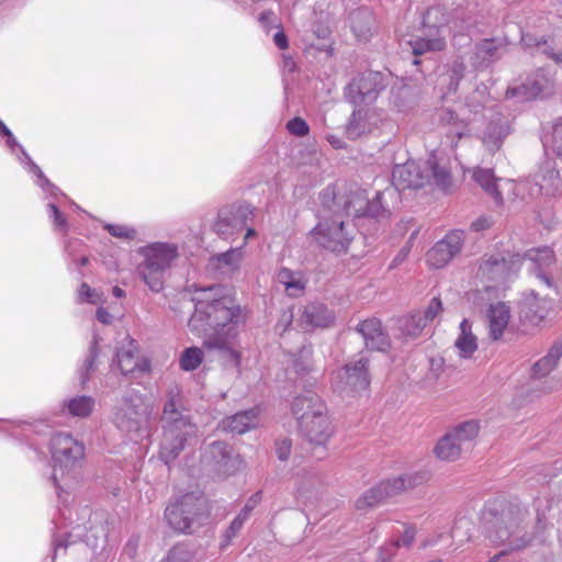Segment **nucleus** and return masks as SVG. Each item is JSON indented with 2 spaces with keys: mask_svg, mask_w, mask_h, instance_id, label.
Listing matches in <instances>:
<instances>
[{
  "mask_svg": "<svg viewBox=\"0 0 562 562\" xmlns=\"http://www.w3.org/2000/svg\"><path fill=\"white\" fill-rule=\"evenodd\" d=\"M192 301L195 308L188 322L189 329L203 338L204 347L227 353L232 364L238 367L240 356L234 349V341L240 307L222 285L201 289Z\"/></svg>",
  "mask_w": 562,
  "mask_h": 562,
  "instance_id": "f257e3e1",
  "label": "nucleus"
},
{
  "mask_svg": "<svg viewBox=\"0 0 562 562\" xmlns=\"http://www.w3.org/2000/svg\"><path fill=\"white\" fill-rule=\"evenodd\" d=\"M160 425L159 457L169 464L196 439L198 435V427L183 405L181 389L178 385H172L167 391Z\"/></svg>",
  "mask_w": 562,
  "mask_h": 562,
  "instance_id": "f03ea898",
  "label": "nucleus"
},
{
  "mask_svg": "<svg viewBox=\"0 0 562 562\" xmlns=\"http://www.w3.org/2000/svg\"><path fill=\"white\" fill-rule=\"evenodd\" d=\"M292 413L299 431L311 445L324 446L334 434V427L325 402L312 391L297 395L292 403Z\"/></svg>",
  "mask_w": 562,
  "mask_h": 562,
  "instance_id": "7ed1b4c3",
  "label": "nucleus"
},
{
  "mask_svg": "<svg viewBox=\"0 0 562 562\" xmlns=\"http://www.w3.org/2000/svg\"><path fill=\"white\" fill-rule=\"evenodd\" d=\"M526 510L516 505H506L499 512L484 513V532L492 544H502L508 550H519L528 546L530 537L522 532Z\"/></svg>",
  "mask_w": 562,
  "mask_h": 562,
  "instance_id": "20e7f679",
  "label": "nucleus"
},
{
  "mask_svg": "<svg viewBox=\"0 0 562 562\" xmlns=\"http://www.w3.org/2000/svg\"><path fill=\"white\" fill-rule=\"evenodd\" d=\"M165 517L173 530L192 533L209 520L207 499L201 493L184 494L167 506Z\"/></svg>",
  "mask_w": 562,
  "mask_h": 562,
  "instance_id": "39448f33",
  "label": "nucleus"
},
{
  "mask_svg": "<svg viewBox=\"0 0 562 562\" xmlns=\"http://www.w3.org/2000/svg\"><path fill=\"white\" fill-rule=\"evenodd\" d=\"M143 261L137 266V274L151 292L164 290L166 273L171 263L178 258L177 246L165 243H154L140 248Z\"/></svg>",
  "mask_w": 562,
  "mask_h": 562,
  "instance_id": "423d86ee",
  "label": "nucleus"
},
{
  "mask_svg": "<svg viewBox=\"0 0 562 562\" xmlns=\"http://www.w3.org/2000/svg\"><path fill=\"white\" fill-rule=\"evenodd\" d=\"M150 414L151 407L144 395L131 389L122 398L114 423L120 430L139 438L148 432Z\"/></svg>",
  "mask_w": 562,
  "mask_h": 562,
  "instance_id": "0eeeda50",
  "label": "nucleus"
},
{
  "mask_svg": "<svg viewBox=\"0 0 562 562\" xmlns=\"http://www.w3.org/2000/svg\"><path fill=\"white\" fill-rule=\"evenodd\" d=\"M384 88V76L381 72L367 71L351 80L345 89V97L356 108L361 109L373 103ZM360 113L361 110H355L347 126V133L351 138L359 136L361 133L355 125Z\"/></svg>",
  "mask_w": 562,
  "mask_h": 562,
  "instance_id": "6e6552de",
  "label": "nucleus"
},
{
  "mask_svg": "<svg viewBox=\"0 0 562 562\" xmlns=\"http://www.w3.org/2000/svg\"><path fill=\"white\" fill-rule=\"evenodd\" d=\"M313 239L323 248L333 252H346L355 237V227L344 221L339 214L325 218L312 231Z\"/></svg>",
  "mask_w": 562,
  "mask_h": 562,
  "instance_id": "1a4fd4ad",
  "label": "nucleus"
},
{
  "mask_svg": "<svg viewBox=\"0 0 562 562\" xmlns=\"http://www.w3.org/2000/svg\"><path fill=\"white\" fill-rule=\"evenodd\" d=\"M425 480L424 475L418 473L404 474L392 480L382 481L378 485L364 492L356 502L358 510L367 512L389 497L398 495L409 488L422 484Z\"/></svg>",
  "mask_w": 562,
  "mask_h": 562,
  "instance_id": "9d476101",
  "label": "nucleus"
},
{
  "mask_svg": "<svg viewBox=\"0 0 562 562\" xmlns=\"http://www.w3.org/2000/svg\"><path fill=\"white\" fill-rule=\"evenodd\" d=\"M50 452L54 461L53 480L57 485L58 471L64 474L65 471L74 469L82 460L85 447L71 435L59 432L50 440Z\"/></svg>",
  "mask_w": 562,
  "mask_h": 562,
  "instance_id": "9b49d317",
  "label": "nucleus"
},
{
  "mask_svg": "<svg viewBox=\"0 0 562 562\" xmlns=\"http://www.w3.org/2000/svg\"><path fill=\"white\" fill-rule=\"evenodd\" d=\"M557 86L553 72L540 68L529 75L518 87H512L506 90L507 99H517L518 101H529L536 98H546L554 93Z\"/></svg>",
  "mask_w": 562,
  "mask_h": 562,
  "instance_id": "f8f14e48",
  "label": "nucleus"
},
{
  "mask_svg": "<svg viewBox=\"0 0 562 562\" xmlns=\"http://www.w3.org/2000/svg\"><path fill=\"white\" fill-rule=\"evenodd\" d=\"M322 205L325 210L346 216L360 217L366 215L368 196L364 191H355L338 195L334 188L327 187L321 193Z\"/></svg>",
  "mask_w": 562,
  "mask_h": 562,
  "instance_id": "ddd939ff",
  "label": "nucleus"
},
{
  "mask_svg": "<svg viewBox=\"0 0 562 562\" xmlns=\"http://www.w3.org/2000/svg\"><path fill=\"white\" fill-rule=\"evenodd\" d=\"M522 262L520 255L494 254L484 257L480 262L476 276L483 281L504 283L512 273L518 271Z\"/></svg>",
  "mask_w": 562,
  "mask_h": 562,
  "instance_id": "4468645a",
  "label": "nucleus"
},
{
  "mask_svg": "<svg viewBox=\"0 0 562 562\" xmlns=\"http://www.w3.org/2000/svg\"><path fill=\"white\" fill-rule=\"evenodd\" d=\"M249 205H229L221 209L212 229L222 239L228 240L240 234L251 217Z\"/></svg>",
  "mask_w": 562,
  "mask_h": 562,
  "instance_id": "2eb2a0df",
  "label": "nucleus"
},
{
  "mask_svg": "<svg viewBox=\"0 0 562 562\" xmlns=\"http://www.w3.org/2000/svg\"><path fill=\"white\" fill-rule=\"evenodd\" d=\"M201 462L210 473L227 476L235 472L238 460L229 445L224 441H214L203 451Z\"/></svg>",
  "mask_w": 562,
  "mask_h": 562,
  "instance_id": "dca6fc26",
  "label": "nucleus"
},
{
  "mask_svg": "<svg viewBox=\"0 0 562 562\" xmlns=\"http://www.w3.org/2000/svg\"><path fill=\"white\" fill-rule=\"evenodd\" d=\"M552 300L539 296L535 290L525 294L519 304V319L522 325L537 327L547 321L552 312Z\"/></svg>",
  "mask_w": 562,
  "mask_h": 562,
  "instance_id": "f3484780",
  "label": "nucleus"
},
{
  "mask_svg": "<svg viewBox=\"0 0 562 562\" xmlns=\"http://www.w3.org/2000/svg\"><path fill=\"white\" fill-rule=\"evenodd\" d=\"M463 243V231L454 229L449 232L427 252V262L436 269L443 268L460 254Z\"/></svg>",
  "mask_w": 562,
  "mask_h": 562,
  "instance_id": "a211bd4d",
  "label": "nucleus"
},
{
  "mask_svg": "<svg viewBox=\"0 0 562 562\" xmlns=\"http://www.w3.org/2000/svg\"><path fill=\"white\" fill-rule=\"evenodd\" d=\"M336 379L340 390L362 391L370 384L368 374V359L361 356L357 361L349 362L341 368Z\"/></svg>",
  "mask_w": 562,
  "mask_h": 562,
  "instance_id": "6ab92c4d",
  "label": "nucleus"
},
{
  "mask_svg": "<svg viewBox=\"0 0 562 562\" xmlns=\"http://www.w3.org/2000/svg\"><path fill=\"white\" fill-rule=\"evenodd\" d=\"M437 13H439L438 8L428 9L423 19V24L425 27H427L425 35L417 36L409 41L414 56L417 57L428 52H439L445 48L446 41L442 36L439 35V27L437 25H429L431 16L436 15Z\"/></svg>",
  "mask_w": 562,
  "mask_h": 562,
  "instance_id": "aec40b11",
  "label": "nucleus"
},
{
  "mask_svg": "<svg viewBox=\"0 0 562 562\" xmlns=\"http://www.w3.org/2000/svg\"><path fill=\"white\" fill-rule=\"evenodd\" d=\"M416 161L397 165L392 172L393 184L398 191L419 189L430 181V175Z\"/></svg>",
  "mask_w": 562,
  "mask_h": 562,
  "instance_id": "412c9836",
  "label": "nucleus"
},
{
  "mask_svg": "<svg viewBox=\"0 0 562 562\" xmlns=\"http://www.w3.org/2000/svg\"><path fill=\"white\" fill-rule=\"evenodd\" d=\"M116 364L122 374H133L134 372H147L150 363L147 359L138 355L136 341L126 337L116 351Z\"/></svg>",
  "mask_w": 562,
  "mask_h": 562,
  "instance_id": "4be33fe9",
  "label": "nucleus"
},
{
  "mask_svg": "<svg viewBox=\"0 0 562 562\" xmlns=\"http://www.w3.org/2000/svg\"><path fill=\"white\" fill-rule=\"evenodd\" d=\"M356 331L361 335L368 349L385 352L391 346L381 322L376 318H369L359 323Z\"/></svg>",
  "mask_w": 562,
  "mask_h": 562,
  "instance_id": "5701e85b",
  "label": "nucleus"
},
{
  "mask_svg": "<svg viewBox=\"0 0 562 562\" xmlns=\"http://www.w3.org/2000/svg\"><path fill=\"white\" fill-rule=\"evenodd\" d=\"M522 259L531 261L530 270L548 288L552 285L549 269L555 262L554 252L550 247L533 248L526 252Z\"/></svg>",
  "mask_w": 562,
  "mask_h": 562,
  "instance_id": "b1692460",
  "label": "nucleus"
},
{
  "mask_svg": "<svg viewBox=\"0 0 562 562\" xmlns=\"http://www.w3.org/2000/svg\"><path fill=\"white\" fill-rule=\"evenodd\" d=\"M505 42L502 38H485L475 45L472 63L477 68H486L498 60L505 49Z\"/></svg>",
  "mask_w": 562,
  "mask_h": 562,
  "instance_id": "393cba45",
  "label": "nucleus"
},
{
  "mask_svg": "<svg viewBox=\"0 0 562 562\" xmlns=\"http://www.w3.org/2000/svg\"><path fill=\"white\" fill-rule=\"evenodd\" d=\"M488 335L493 340H498L503 337L505 329L510 319V308L504 302L491 304L487 313Z\"/></svg>",
  "mask_w": 562,
  "mask_h": 562,
  "instance_id": "a878e982",
  "label": "nucleus"
},
{
  "mask_svg": "<svg viewBox=\"0 0 562 562\" xmlns=\"http://www.w3.org/2000/svg\"><path fill=\"white\" fill-rule=\"evenodd\" d=\"M335 316L326 305L310 303L304 306L300 321L304 328L327 327L334 323Z\"/></svg>",
  "mask_w": 562,
  "mask_h": 562,
  "instance_id": "bb28decb",
  "label": "nucleus"
},
{
  "mask_svg": "<svg viewBox=\"0 0 562 562\" xmlns=\"http://www.w3.org/2000/svg\"><path fill=\"white\" fill-rule=\"evenodd\" d=\"M536 184L542 194L555 196L562 189V179L554 165L547 161L536 175Z\"/></svg>",
  "mask_w": 562,
  "mask_h": 562,
  "instance_id": "cd10ccee",
  "label": "nucleus"
},
{
  "mask_svg": "<svg viewBox=\"0 0 562 562\" xmlns=\"http://www.w3.org/2000/svg\"><path fill=\"white\" fill-rule=\"evenodd\" d=\"M258 425V411L255 408L236 413L223 420V428L234 434H245Z\"/></svg>",
  "mask_w": 562,
  "mask_h": 562,
  "instance_id": "c85d7f7f",
  "label": "nucleus"
},
{
  "mask_svg": "<svg viewBox=\"0 0 562 562\" xmlns=\"http://www.w3.org/2000/svg\"><path fill=\"white\" fill-rule=\"evenodd\" d=\"M561 357L562 339L555 341L549 352L533 364L532 375L539 379L548 375L557 367Z\"/></svg>",
  "mask_w": 562,
  "mask_h": 562,
  "instance_id": "c756f323",
  "label": "nucleus"
},
{
  "mask_svg": "<svg viewBox=\"0 0 562 562\" xmlns=\"http://www.w3.org/2000/svg\"><path fill=\"white\" fill-rule=\"evenodd\" d=\"M472 179L488 194L495 203L501 205L503 203V195L498 190L497 181L491 169L476 168L473 170Z\"/></svg>",
  "mask_w": 562,
  "mask_h": 562,
  "instance_id": "7c9ffc66",
  "label": "nucleus"
},
{
  "mask_svg": "<svg viewBox=\"0 0 562 562\" xmlns=\"http://www.w3.org/2000/svg\"><path fill=\"white\" fill-rule=\"evenodd\" d=\"M479 424L474 420L464 422L454 427L448 434L453 437V441L460 446L462 451H468L472 447V441L479 434Z\"/></svg>",
  "mask_w": 562,
  "mask_h": 562,
  "instance_id": "2f4dec72",
  "label": "nucleus"
},
{
  "mask_svg": "<svg viewBox=\"0 0 562 562\" xmlns=\"http://www.w3.org/2000/svg\"><path fill=\"white\" fill-rule=\"evenodd\" d=\"M425 170L427 173L431 175V178L435 181V184L443 190L447 191L451 184H452V178L450 170L447 168L446 165H441L438 159L435 156H431L425 166Z\"/></svg>",
  "mask_w": 562,
  "mask_h": 562,
  "instance_id": "473e14b6",
  "label": "nucleus"
},
{
  "mask_svg": "<svg viewBox=\"0 0 562 562\" xmlns=\"http://www.w3.org/2000/svg\"><path fill=\"white\" fill-rule=\"evenodd\" d=\"M460 336L456 340V347L462 357H471L477 349L476 338L472 334V325L468 319H463L460 324Z\"/></svg>",
  "mask_w": 562,
  "mask_h": 562,
  "instance_id": "72a5a7b5",
  "label": "nucleus"
},
{
  "mask_svg": "<svg viewBox=\"0 0 562 562\" xmlns=\"http://www.w3.org/2000/svg\"><path fill=\"white\" fill-rule=\"evenodd\" d=\"M509 134V127L502 122H491L484 133L483 142L491 151L501 148L503 139Z\"/></svg>",
  "mask_w": 562,
  "mask_h": 562,
  "instance_id": "f704fd0d",
  "label": "nucleus"
},
{
  "mask_svg": "<svg viewBox=\"0 0 562 562\" xmlns=\"http://www.w3.org/2000/svg\"><path fill=\"white\" fill-rule=\"evenodd\" d=\"M243 259L241 247L231 248L229 250L212 257V261L225 272H232L239 268Z\"/></svg>",
  "mask_w": 562,
  "mask_h": 562,
  "instance_id": "c9c22d12",
  "label": "nucleus"
},
{
  "mask_svg": "<svg viewBox=\"0 0 562 562\" xmlns=\"http://www.w3.org/2000/svg\"><path fill=\"white\" fill-rule=\"evenodd\" d=\"M436 456L445 461H453L462 453V449L453 441V437L446 434L435 447Z\"/></svg>",
  "mask_w": 562,
  "mask_h": 562,
  "instance_id": "e433bc0d",
  "label": "nucleus"
},
{
  "mask_svg": "<svg viewBox=\"0 0 562 562\" xmlns=\"http://www.w3.org/2000/svg\"><path fill=\"white\" fill-rule=\"evenodd\" d=\"M427 326L422 318V312H414L409 316L401 319L400 329L407 338H416Z\"/></svg>",
  "mask_w": 562,
  "mask_h": 562,
  "instance_id": "4c0bfd02",
  "label": "nucleus"
},
{
  "mask_svg": "<svg viewBox=\"0 0 562 562\" xmlns=\"http://www.w3.org/2000/svg\"><path fill=\"white\" fill-rule=\"evenodd\" d=\"M439 121L443 125L451 126L449 133L458 138L467 134V123L460 120L458 115L449 109H442L440 111Z\"/></svg>",
  "mask_w": 562,
  "mask_h": 562,
  "instance_id": "58836bf2",
  "label": "nucleus"
},
{
  "mask_svg": "<svg viewBox=\"0 0 562 562\" xmlns=\"http://www.w3.org/2000/svg\"><path fill=\"white\" fill-rule=\"evenodd\" d=\"M94 406V400L90 396H76L69 400L67 407L72 416L87 417L91 414Z\"/></svg>",
  "mask_w": 562,
  "mask_h": 562,
  "instance_id": "ea45409f",
  "label": "nucleus"
},
{
  "mask_svg": "<svg viewBox=\"0 0 562 562\" xmlns=\"http://www.w3.org/2000/svg\"><path fill=\"white\" fill-rule=\"evenodd\" d=\"M371 20V14L367 10H357L350 14L351 29L356 36L364 37L367 35Z\"/></svg>",
  "mask_w": 562,
  "mask_h": 562,
  "instance_id": "a19ab883",
  "label": "nucleus"
},
{
  "mask_svg": "<svg viewBox=\"0 0 562 562\" xmlns=\"http://www.w3.org/2000/svg\"><path fill=\"white\" fill-rule=\"evenodd\" d=\"M203 360V351L198 347L187 348L180 357V367L184 371L195 370Z\"/></svg>",
  "mask_w": 562,
  "mask_h": 562,
  "instance_id": "79ce46f5",
  "label": "nucleus"
},
{
  "mask_svg": "<svg viewBox=\"0 0 562 562\" xmlns=\"http://www.w3.org/2000/svg\"><path fill=\"white\" fill-rule=\"evenodd\" d=\"M278 281L285 285L289 295L296 296L303 290V284L296 280L291 270L283 268L278 272Z\"/></svg>",
  "mask_w": 562,
  "mask_h": 562,
  "instance_id": "37998d69",
  "label": "nucleus"
},
{
  "mask_svg": "<svg viewBox=\"0 0 562 562\" xmlns=\"http://www.w3.org/2000/svg\"><path fill=\"white\" fill-rule=\"evenodd\" d=\"M465 72V64L461 58L454 59L448 70L449 92H456Z\"/></svg>",
  "mask_w": 562,
  "mask_h": 562,
  "instance_id": "c03bdc74",
  "label": "nucleus"
},
{
  "mask_svg": "<svg viewBox=\"0 0 562 562\" xmlns=\"http://www.w3.org/2000/svg\"><path fill=\"white\" fill-rule=\"evenodd\" d=\"M98 355V341L97 339H94L90 346L89 355L87 356L85 363L79 371L82 384H85L86 381L89 379V374L94 371Z\"/></svg>",
  "mask_w": 562,
  "mask_h": 562,
  "instance_id": "a18cd8bd",
  "label": "nucleus"
},
{
  "mask_svg": "<svg viewBox=\"0 0 562 562\" xmlns=\"http://www.w3.org/2000/svg\"><path fill=\"white\" fill-rule=\"evenodd\" d=\"M246 520L236 516L228 528L222 535L221 549L227 548L233 539L239 533Z\"/></svg>",
  "mask_w": 562,
  "mask_h": 562,
  "instance_id": "49530a36",
  "label": "nucleus"
},
{
  "mask_svg": "<svg viewBox=\"0 0 562 562\" xmlns=\"http://www.w3.org/2000/svg\"><path fill=\"white\" fill-rule=\"evenodd\" d=\"M104 229L113 237L132 240L136 237V231L126 225L106 224Z\"/></svg>",
  "mask_w": 562,
  "mask_h": 562,
  "instance_id": "de8ad7c7",
  "label": "nucleus"
},
{
  "mask_svg": "<svg viewBox=\"0 0 562 562\" xmlns=\"http://www.w3.org/2000/svg\"><path fill=\"white\" fill-rule=\"evenodd\" d=\"M193 553L186 546L173 547L167 557V562H192Z\"/></svg>",
  "mask_w": 562,
  "mask_h": 562,
  "instance_id": "09e8293b",
  "label": "nucleus"
},
{
  "mask_svg": "<svg viewBox=\"0 0 562 562\" xmlns=\"http://www.w3.org/2000/svg\"><path fill=\"white\" fill-rule=\"evenodd\" d=\"M386 213V210L384 209L382 204V193L376 192L374 198L372 200L368 199V206L366 209V215L364 216H371V217H381L384 216Z\"/></svg>",
  "mask_w": 562,
  "mask_h": 562,
  "instance_id": "8fccbe9b",
  "label": "nucleus"
},
{
  "mask_svg": "<svg viewBox=\"0 0 562 562\" xmlns=\"http://www.w3.org/2000/svg\"><path fill=\"white\" fill-rule=\"evenodd\" d=\"M79 301L88 302L91 304H97L101 301V294L95 290L90 288L87 283H81L79 291Z\"/></svg>",
  "mask_w": 562,
  "mask_h": 562,
  "instance_id": "3c124183",
  "label": "nucleus"
},
{
  "mask_svg": "<svg viewBox=\"0 0 562 562\" xmlns=\"http://www.w3.org/2000/svg\"><path fill=\"white\" fill-rule=\"evenodd\" d=\"M442 311V303L439 297H434L425 311L422 312V318L426 324L434 321Z\"/></svg>",
  "mask_w": 562,
  "mask_h": 562,
  "instance_id": "603ef678",
  "label": "nucleus"
},
{
  "mask_svg": "<svg viewBox=\"0 0 562 562\" xmlns=\"http://www.w3.org/2000/svg\"><path fill=\"white\" fill-rule=\"evenodd\" d=\"M288 131L295 136L302 137L308 134L310 127L307 123L301 117H294L286 124Z\"/></svg>",
  "mask_w": 562,
  "mask_h": 562,
  "instance_id": "864d4df0",
  "label": "nucleus"
},
{
  "mask_svg": "<svg viewBox=\"0 0 562 562\" xmlns=\"http://www.w3.org/2000/svg\"><path fill=\"white\" fill-rule=\"evenodd\" d=\"M415 537H416V528L414 526H405V530H404L403 535L398 539L394 540V542L398 543V549L400 548L409 549L415 541Z\"/></svg>",
  "mask_w": 562,
  "mask_h": 562,
  "instance_id": "5fc2aeb1",
  "label": "nucleus"
},
{
  "mask_svg": "<svg viewBox=\"0 0 562 562\" xmlns=\"http://www.w3.org/2000/svg\"><path fill=\"white\" fill-rule=\"evenodd\" d=\"M292 441L289 438H282L276 442V452L280 461H286L290 458Z\"/></svg>",
  "mask_w": 562,
  "mask_h": 562,
  "instance_id": "6e6d98bb",
  "label": "nucleus"
},
{
  "mask_svg": "<svg viewBox=\"0 0 562 562\" xmlns=\"http://www.w3.org/2000/svg\"><path fill=\"white\" fill-rule=\"evenodd\" d=\"M398 550V543H395L394 540L385 543L383 547L379 549V560L381 562H390L392 558L396 554Z\"/></svg>",
  "mask_w": 562,
  "mask_h": 562,
  "instance_id": "4d7b16f0",
  "label": "nucleus"
},
{
  "mask_svg": "<svg viewBox=\"0 0 562 562\" xmlns=\"http://www.w3.org/2000/svg\"><path fill=\"white\" fill-rule=\"evenodd\" d=\"M261 501V492L255 493L246 503V505L241 508L240 513L237 515L244 520H247L252 512V509L260 503Z\"/></svg>",
  "mask_w": 562,
  "mask_h": 562,
  "instance_id": "13d9d810",
  "label": "nucleus"
},
{
  "mask_svg": "<svg viewBox=\"0 0 562 562\" xmlns=\"http://www.w3.org/2000/svg\"><path fill=\"white\" fill-rule=\"evenodd\" d=\"M552 149L558 156L562 157V121L553 126Z\"/></svg>",
  "mask_w": 562,
  "mask_h": 562,
  "instance_id": "bf43d9fd",
  "label": "nucleus"
},
{
  "mask_svg": "<svg viewBox=\"0 0 562 562\" xmlns=\"http://www.w3.org/2000/svg\"><path fill=\"white\" fill-rule=\"evenodd\" d=\"M521 42L527 47H543L547 48L548 42L544 36H533L531 34H525L521 37Z\"/></svg>",
  "mask_w": 562,
  "mask_h": 562,
  "instance_id": "052dcab7",
  "label": "nucleus"
},
{
  "mask_svg": "<svg viewBox=\"0 0 562 562\" xmlns=\"http://www.w3.org/2000/svg\"><path fill=\"white\" fill-rule=\"evenodd\" d=\"M48 207L52 212V216L54 218L55 226L58 227L59 229H64L66 227V220H65L64 215L61 214V212L58 210V207L55 204H49Z\"/></svg>",
  "mask_w": 562,
  "mask_h": 562,
  "instance_id": "680f3d73",
  "label": "nucleus"
},
{
  "mask_svg": "<svg viewBox=\"0 0 562 562\" xmlns=\"http://www.w3.org/2000/svg\"><path fill=\"white\" fill-rule=\"evenodd\" d=\"M409 251H411L409 246H404L397 252V255L394 257V259L392 260L390 268L392 269V268H396L397 266H400L407 258Z\"/></svg>",
  "mask_w": 562,
  "mask_h": 562,
  "instance_id": "e2e57ef3",
  "label": "nucleus"
},
{
  "mask_svg": "<svg viewBox=\"0 0 562 562\" xmlns=\"http://www.w3.org/2000/svg\"><path fill=\"white\" fill-rule=\"evenodd\" d=\"M95 316H97V319L104 325H110L113 319V316L103 307H99L97 310Z\"/></svg>",
  "mask_w": 562,
  "mask_h": 562,
  "instance_id": "0e129e2a",
  "label": "nucleus"
},
{
  "mask_svg": "<svg viewBox=\"0 0 562 562\" xmlns=\"http://www.w3.org/2000/svg\"><path fill=\"white\" fill-rule=\"evenodd\" d=\"M491 221L486 217H480L476 221H474L471 225L472 229L475 232L484 231L490 228Z\"/></svg>",
  "mask_w": 562,
  "mask_h": 562,
  "instance_id": "69168bd1",
  "label": "nucleus"
},
{
  "mask_svg": "<svg viewBox=\"0 0 562 562\" xmlns=\"http://www.w3.org/2000/svg\"><path fill=\"white\" fill-rule=\"evenodd\" d=\"M273 42H274L276 46L279 47L280 49L288 48V37L282 31L277 32L274 34Z\"/></svg>",
  "mask_w": 562,
  "mask_h": 562,
  "instance_id": "338daca9",
  "label": "nucleus"
},
{
  "mask_svg": "<svg viewBox=\"0 0 562 562\" xmlns=\"http://www.w3.org/2000/svg\"><path fill=\"white\" fill-rule=\"evenodd\" d=\"M542 52L553 59L557 64H562V50L555 53L553 48L548 45L547 48H543Z\"/></svg>",
  "mask_w": 562,
  "mask_h": 562,
  "instance_id": "774afa93",
  "label": "nucleus"
}]
</instances>
